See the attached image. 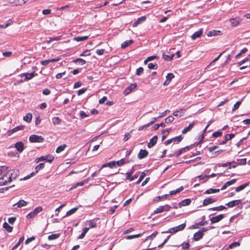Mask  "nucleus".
<instances>
[{
    "label": "nucleus",
    "mask_w": 250,
    "mask_h": 250,
    "mask_svg": "<svg viewBox=\"0 0 250 250\" xmlns=\"http://www.w3.org/2000/svg\"><path fill=\"white\" fill-rule=\"evenodd\" d=\"M19 173V170L17 169H14L9 171L7 170L0 178V186L6 185L11 182L13 179H15L18 176Z\"/></svg>",
    "instance_id": "nucleus-1"
},
{
    "label": "nucleus",
    "mask_w": 250,
    "mask_h": 250,
    "mask_svg": "<svg viewBox=\"0 0 250 250\" xmlns=\"http://www.w3.org/2000/svg\"><path fill=\"white\" fill-rule=\"evenodd\" d=\"M186 223H183L179 226L174 227L173 228H171L167 230V231L165 232V233H169L171 234L175 233L178 231H182L185 229L186 228Z\"/></svg>",
    "instance_id": "nucleus-2"
},
{
    "label": "nucleus",
    "mask_w": 250,
    "mask_h": 250,
    "mask_svg": "<svg viewBox=\"0 0 250 250\" xmlns=\"http://www.w3.org/2000/svg\"><path fill=\"white\" fill-rule=\"evenodd\" d=\"M54 159V157L50 154L46 156H42L40 157L37 158L35 159V162L38 163L41 161H46L49 163H51Z\"/></svg>",
    "instance_id": "nucleus-3"
},
{
    "label": "nucleus",
    "mask_w": 250,
    "mask_h": 250,
    "mask_svg": "<svg viewBox=\"0 0 250 250\" xmlns=\"http://www.w3.org/2000/svg\"><path fill=\"white\" fill-rule=\"evenodd\" d=\"M44 138L42 136L32 135L29 138L30 143H42L43 141Z\"/></svg>",
    "instance_id": "nucleus-4"
},
{
    "label": "nucleus",
    "mask_w": 250,
    "mask_h": 250,
    "mask_svg": "<svg viewBox=\"0 0 250 250\" xmlns=\"http://www.w3.org/2000/svg\"><path fill=\"white\" fill-rule=\"evenodd\" d=\"M217 166L219 167H229V168L230 169L231 168H235L238 166V164L234 162H227L226 163H223V164H218Z\"/></svg>",
    "instance_id": "nucleus-5"
},
{
    "label": "nucleus",
    "mask_w": 250,
    "mask_h": 250,
    "mask_svg": "<svg viewBox=\"0 0 250 250\" xmlns=\"http://www.w3.org/2000/svg\"><path fill=\"white\" fill-rule=\"evenodd\" d=\"M42 208L41 207H38L36 208L33 211H31V212L29 213L27 215L26 217L28 219H30V218H33L38 213L42 211Z\"/></svg>",
    "instance_id": "nucleus-6"
},
{
    "label": "nucleus",
    "mask_w": 250,
    "mask_h": 250,
    "mask_svg": "<svg viewBox=\"0 0 250 250\" xmlns=\"http://www.w3.org/2000/svg\"><path fill=\"white\" fill-rule=\"evenodd\" d=\"M37 75V73L35 72H32L30 73H24L20 75V76L21 78L24 77L23 81H28L32 79L33 77H35Z\"/></svg>",
    "instance_id": "nucleus-7"
},
{
    "label": "nucleus",
    "mask_w": 250,
    "mask_h": 250,
    "mask_svg": "<svg viewBox=\"0 0 250 250\" xmlns=\"http://www.w3.org/2000/svg\"><path fill=\"white\" fill-rule=\"evenodd\" d=\"M217 199L213 197H208L205 199L203 202V205L204 206H206L208 205L211 204L215 202Z\"/></svg>",
    "instance_id": "nucleus-8"
},
{
    "label": "nucleus",
    "mask_w": 250,
    "mask_h": 250,
    "mask_svg": "<svg viewBox=\"0 0 250 250\" xmlns=\"http://www.w3.org/2000/svg\"><path fill=\"white\" fill-rule=\"evenodd\" d=\"M27 202L23 200H21L18 202L14 204L13 206L14 208L16 209L17 208L25 207L27 205Z\"/></svg>",
    "instance_id": "nucleus-9"
},
{
    "label": "nucleus",
    "mask_w": 250,
    "mask_h": 250,
    "mask_svg": "<svg viewBox=\"0 0 250 250\" xmlns=\"http://www.w3.org/2000/svg\"><path fill=\"white\" fill-rule=\"evenodd\" d=\"M224 217V214H219L210 218L211 224H214L220 221Z\"/></svg>",
    "instance_id": "nucleus-10"
},
{
    "label": "nucleus",
    "mask_w": 250,
    "mask_h": 250,
    "mask_svg": "<svg viewBox=\"0 0 250 250\" xmlns=\"http://www.w3.org/2000/svg\"><path fill=\"white\" fill-rule=\"evenodd\" d=\"M203 29L200 28L198 31L194 32L191 36V39L193 40H196L197 38H200L203 34Z\"/></svg>",
    "instance_id": "nucleus-11"
},
{
    "label": "nucleus",
    "mask_w": 250,
    "mask_h": 250,
    "mask_svg": "<svg viewBox=\"0 0 250 250\" xmlns=\"http://www.w3.org/2000/svg\"><path fill=\"white\" fill-rule=\"evenodd\" d=\"M137 83H131L129 86H128L124 91V93L125 95L129 94L132 90L135 88L137 87Z\"/></svg>",
    "instance_id": "nucleus-12"
},
{
    "label": "nucleus",
    "mask_w": 250,
    "mask_h": 250,
    "mask_svg": "<svg viewBox=\"0 0 250 250\" xmlns=\"http://www.w3.org/2000/svg\"><path fill=\"white\" fill-rule=\"evenodd\" d=\"M148 152L146 150L141 149L138 154V158L139 159H142L147 156Z\"/></svg>",
    "instance_id": "nucleus-13"
},
{
    "label": "nucleus",
    "mask_w": 250,
    "mask_h": 250,
    "mask_svg": "<svg viewBox=\"0 0 250 250\" xmlns=\"http://www.w3.org/2000/svg\"><path fill=\"white\" fill-rule=\"evenodd\" d=\"M241 200H235L229 202L226 204L229 208H233L237 205H238L241 203Z\"/></svg>",
    "instance_id": "nucleus-14"
},
{
    "label": "nucleus",
    "mask_w": 250,
    "mask_h": 250,
    "mask_svg": "<svg viewBox=\"0 0 250 250\" xmlns=\"http://www.w3.org/2000/svg\"><path fill=\"white\" fill-rule=\"evenodd\" d=\"M99 220V218H95L94 219L89 220L87 221V224L89 226L90 228H94L97 226V221Z\"/></svg>",
    "instance_id": "nucleus-15"
},
{
    "label": "nucleus",
    "mask_w": 250,
    "mask_h": 250,
    "mask_svg": "<svg viewBox=\"0 0 250 250\" xmlns=\"http://www.w3.org/2000/svg\"><path fill=\"white\" fill-rule=\"evenodd\" d=\"M234 134H226L225 135L224 140L220 143L221 145H224L226 144L227 142L229 140L232 139L234 138Z\"/></svg>",
    "instance_id": "nucleus-16"
},
{
    "label": "nucleus",
    "mask_w": 250,
    "mask_h": 250,
    "mask_svg": "<svg viewBox=\"0 0 250 250\" xmlns=\"http://www.w3.org/2000/svg\"><path fill=\"white\" fill-rule=\"evenodd\" d=\"M230 22L231 23V25L233 27H235L237 26L239 24L240 22V20L239 18L236 17L234 18L230 19Z\"/></svg>",
    "instance_id": "nucleus-17"
},
{
    "label": "nucleus",
    "mask_w": 250,
    "mask_h": 250,
    "mask_svg": "<svg viewBox=\"0 0 250 250\" xmlns=\"http://www.w3.org/2000/svg\"><path fill=\"white\" fill-rule=\"evenodd\" d=\"M157 142V137L156 136H153L148 143L147 146L148 148L153 147Z\"/></svg>",
    "instance_id": "nucleus-18"
},
{
    "label": "nucleus",
    "mask_w": 250,
    "mask_h": 250,
    "mask_svg": "<svg viewBox=\"0 0 250 250\" xmlns=\"http://www.w3.org/2000/svg\"><path fill=\"white\" fill-rule=\"evenodd\" d=\"M15 148L20 152H21L24 149V145L21 142H18L15 144Z\"/></svg>",
    "instance_id": "nucleus-19"
},
{
    "label": "nucleus",
    "mask_w": 250,
    "mask_h": 250,
    "mask_svg": "<svg viewBox=\"0 0 250 250\" xmlns=\"http://www.w3.org/2000/svg\"><path fill=\"white\" fill-rule=\"evenodd\" d=\"M185 111V109L181 108L179 110L174 111L173 113V115L176 117H182L184 115Z\"/></svg>",
    "instance_id": "nucleus-20"
},
{
    "label": "nucleus",
    "mask_w": 250,
    "mask_h": 250,
    "mask_svg": "<svg viewBox=\"0 0 250 250\" xmlns=\"http://www.w3.org/2000/svg\"><path fill=\"white\" fill-rule=\"evenodd\" d=\"M203 236V234L201 231H198L194 233L193 235V239L195 241H199L202 238Z\"/></svg>",
    "instance_id": "nucleus-21"
},
{
    "label": "nucleus",
    "mask_w": 250,
    "mask_h": 250,
    "mask_svg": "<svg viewBox=\"0 0 250 250\" xmlns=\"http://www.w3.org/2000/svg\"><path fill=\"white\" fill-rule=\"evenodd\" d=\"M146 16H142L141 17L139 18L137 20L134 22L133 24V26H136L138 24L142 23V22L146 21Z\"/></svg>",
    "instance_id": "nucleus-22"
},
{
    "label": "nucleus",
    "mask_w": 250,
    "mask_h": 250,
    "mask_svg": "<svg viewBox=\"0 0 250 250\" xmlns=\"http://www.w3.org/2000/svg\"><path fill=\"white\" fill-rule=\"evenodd\" d=\"M194 123L193 122L189 125L185 127L182 131L183 134H186L194 126Z\"/></svg>",
    "instance_id": "nucleus-23"
},
{
    "label": "nucleus",
    "mask_w": 250,
    "mask_h": 250,
    "mask_svg": "<svg viewBox=\"0 0 250 250\" xmlns=\"http://www.w3.org/2000/svg\"><path fill=\"white\" fill-rule=\"evenodd\" d=\"M133 42V41L131 40L125 41L121 44V47L123 48H125L131 45Z\"/></svg>",
    "instance_id": "nucleus-24"
},
{
    "label": "nucleus",
    "mask_w": 250,
    "mask_h": 250,
    "mask_svg": "<svg viewBox=\"0 0 250 250\" xmlns=\"http://www.w3.org/2000/svg\"><path fill=\"white\" fill-rule=\"evenodd\" d=\"M190 202H191V201H190V199H186L183 200L181 202H180L179 203V206L180 207H181L183 206H188L190 204Z\"/></svg>",
    "instance_id": "nucleus-25"
},
{
    "label": "nucleus",
    "mask_w": 250,
    "mask_h": 250,
    "mask_svg": "<svg viewBox=\"0 0 250 250\" xmlns=\"http://www.w3.org/2000/svg\"><path fill=\"white\" fill-rule=\"evenodd\" d=\"M220 189H217V188H209L208 189H207L205 192V194H212L215 193H217L220 191Z\"/></svg>",
    "instance_id": "nucleus-26"
},
{
    "label": "nucleus",
    "mask_w": 250,
    "mask_h": 250,
    "mask_svg": "<svg viewBox=\"0 0 250 250\" xmlns=\"http://www.w3.org/2000/svg\"><path fill=\"white\" fill-rule=\"evenodd\" d=\"M240 245L239 242H235L230 244L229 247L226 249L225 250H228L229 249H232L234 248L239 247Z\"/></svg>",
    "instance_id": "nucleus-27"
},
{
    "label": "nucleus",
    "mask_w": 250,
    "mask_h": 250,
    "mask_svg": "<svg viewBox=\"0 0 250 250\" xmlns=\"http://www.w3.org/2000/svg\"><path fill=\"white\" fill-rule=\"evenodd\" d=\"M3 228H4L9 232L12 231L13 227L9 225V224L6 222H4L3 224Z\"/></svg>",
    "instance_id": "nucleus-28"
},
{
    "label": "nucleus",
    "mask_w": 250,
    "mask_h": 250,
    "mask_svg": "<svg viewBox=\"0 0 250 250\" xmlns=\"http://www.w3.org/2000/svg\"><path fill=\"white\" fill-rule=\"evenodd\" d=\"M89 229V228H84L83 229V232L79 236V239H83L86 233L88 232Z\"/></svg>",
    "instance_id": "nucleus-29"
},
{
    "label": "nucleus",
    "mask_w": 250,
    "mask_h": 250,
    "mask_svg": "<svg viewBox=\"0 0 250 250\" xmlns=\"http://www.w3.org/2000/svg\"><path fill=\"white\" fill-rule=\"evenodd\" d=\"M32 118V114L30 113H28L23 117V120L27 123H30L31 121Z\"/></svg>",
    "instance_id": "nucleus-30"
},
{
    "label": "nucleus",
    "mask_w": 250,
    "mask_h": 250,
    "mask_svg": "<svg viewBox=\"0 0 250 250\" xmlns=\"http://www.w3.org/2000/svg\"><path fill=\"white\" fill-rule=\"evenodd\" d=\"M126 175V179L127 180H128L129 181H132L134 180L135 179L137 178L138 177V174L137 173H136L134 175L132 176V175Z\"/></svg>",
    "instance_id": "nucleus-31"
},
{
    "label": "nucleus",
    "mask_w": 250,
    "mask_h": 250,
    "mask_svg": "<svg viewBox=\"0 0 250 250\" xmlns=\"http://www.w3.org/2000/svg\"><path fill=\"white\" fill-rule=\"evenodd\" d=\"M128 161L126 162L125 159H124V158L121 159V160H120L119 161L114 162V163H115V167L116 166H121L123 165H124V164L128 163Z\"/></svg>",
    "instance_id": "nucleus-32"
},
{
    "label": "nucleus",
    "mask_w": 250,
    "mask_h": 250,
    "mask_svg": "<svg viewBox=\"0 0 250 250\" xmlns=\"http://www.w3.org/2000/svg\"><path fill=\"white\" fill-rule=\"evenodd\" d=\"M60 236V233L52 234L48 236V239L49 240H55L58 238Z\"/></svg>",
    "instance_id": "nucleus-33"
},
{
    "label": "nucleus",
    "mask_w": 250,
    "mask_h": 250,
    "mask_svg": "<svg viewBox=\"0 0 250 250\" xmlns=\"http://www.w3.org/2000/svg\"><path fill=\"white\" fill-rule=\"evenodd\" d=\"M249 185V183H247L246 184H243V185H241L238 187H237L236 188H235V191L236 192H239L241 190H242L243 189H244L245 188H246Z\"/></svg>",
    "instance_id": "nucleus-34"
},
{
    "label": "nucleus",
    "mask_w": 250,
    "mask_h": 250,
    "mask_svg": "<svg viewBox=\"0 0 250 250\" xmlns=\"http://www.w3.org/2000/svg\"><path fill=\"white\" fill-rule=\"evenodd\" d=\"M226 208V207L221 205V206H220L218 207L210 208H209V210L221 211Z\"/></svg>",
    "instance_id": "nucleus-35"
},
{
    "label": "nucleus",
    "mask_w": 250,
    "mask_h": 250,
    "mask_svg": "<svg viewBox=\"0 0 250 250\" xmlns=\"http://www.w3.org/2000/svg\"><path fill=\"white\" fill-rule=\"evenodd\" d=\"M109 167L110 168H113L115 167V163H114V161L110 162L106 164H104L103 165L102 167Z\"/></svg>",
    "instance_id": "nucleus-36"
},
{
    "label": "nucleus",
    "mask_w": 250,
    "mask_h": 250,
    "mask_svg": "<svg viewBox=\"0 0 250 250\" xmlns=\"http://www.w3.org/2000/svg\"><path fill=\"white\" fill-rule=\"evenodd\" d=\"M88 36H78L74 38V40L77 42H81L87 40L88 39Z\"/></svg>",
    "instance_id": "nucleus-37"
},
{
    "label": "nucleus",
    "mask_w": 250,
    "mask_h": 250,
    "mask_svg": "<svg viewBox=\"0 0 250 250\" xmlns=\"http://www.w3.org/2000/svg\"><path fill=\"white\" fill-rule=\"evenodd\" d=\"M44 165V163H40L37 165L35 168V174L37 173L40 169L43 168Z\"/></svg>",
    "instance_id": "nucleus-38"
},
{
    "label": "nucleus",
    "mask_w": 250,
    "mask_h": 250,
    "mask_svg": "<svg viewBox=\"0 0 250 250\" xmlns=\"http://www.w3.org/2000/svg\"><path fill=\"white\" fill-rule=\"evenodd\" d=\"M78 208H74L71 209L70 210H69L66 212L65 216L64 217L70 216V215L74 214V213H75L76 212V211L78 210Z\"/></svg>",
    "instance_id": "nucleus-39"
},
{
    "label": "nucleus",
    "mask_w": 250,
    "mask_h": 250,
    "mask_svg": "<svg viewBox=\"0 0 250 250\" xmlns=\"http://www.w3.org/2000/svg\"><path fill=\"white\" fill-rule=\"evenodd\" d=\"M173 57H174V54H170L169 55H167L163 54V59L167 61L172 60Z\"/></svg>",
    "instance_id": "nucleus-40"
},
{
    "label": "nucleus",
    "mask_w": 250,
    "mask_h": 250,
    "mask_svg": "<svg viewBox=\"0 0 250 250\" xmlns=\"http://www.w3.org/2000/svg\"><path fill=\"white\" fill-rule=\"evenodd\" d=\"M66 146L65 144L60 146L56 148V152L57 153H60L63 151L66 147Z\"/></svg>",
    "instance_id": "nucleus-41"
},
{
    "label": "nucleus",
    "mask_w": 250,
    "mask_h": 250,
    "mask_svg": "<svg viewBox=\"0 0 250 250\" xmlns=\"http://www.w3.org/2000/svg\"><path fill=\"white\" fill-rule=\"evenodd\" d=\"M52 122L54 125H58L60 124L61 120L59 117H55L52 118Z\"/></svg>",
    "instance_id": "nucleus-42"
},
{
    "label": "nucleus",
    "mask_w": 250,
    "mask_h": 250,
    "mask_svg": "<svg viewBox=\"0 0 250 250\" xmlns=\"http://www.w3.org/2000/svg\"><path fill=\"white\" fill-rule=\"evenodd\" d=\"M185 149H186V147L182 148L180 149H179L177 151H176L174 153L173 155H174L175 156H176V157H178L181 154H182L184 152Z\"/></svg>",
    "instance_id": "nucleus-43"
},
{
    "label": "nucleus",
    "mask_w": 250,
    "mask_h": 250,
    "mask_svg": "<svg viewBox=\"0 0 250 250\" xmlns=\"http://www.w3.org/2000/svg\"><path fill=\"white\" fill-rule=\"evenodd\" d=\"M142 235V234H141V233H139L138 234H135V235H128L125 237V238L126 239L130 240V239H134V238H139V237H141Z\"/></svg>",
    "instance_id": "nucleus-44"
},
{
    "label": "nucleus",
    "mask_w": 250,
    "mask_h": 250,
    "mask_svg": "<svg viewBox=\"0 0 250 250\" xmlns=\"http://www.w3.org/2000/svg\"><path fill=\"white\" fill-rule=\"evenodd\" d=\"M183 137H182V135H179L178 136L174 137L172 138V139H173V142L174 144H178L181 141Z\"/></svg>",
    "instance_id": "nucleus-45"
},
{
    "label": "nucleus",
    "mask_w": 250,
    "mask_h": 250,
    "mask_svg": "<svg viewBox=\"0 0 250 250\" xmlns=\"http://www.w3.org/2000/svg\"><path fill=\"white\" fill-rule=\"evenodd\" d=\"M73 62L75 63H79L82 65L85 64L86 63V61L81 58H77L73 61Z\"/></svg>",
    "instance_id": "nucleus-46"
},
{
    "label": "nucleus",
    "mask_w": 250,
    "mask_h": 250,
    "mask_svg": "<svg viewBox=\"0 0 250 250\" xmlns=\"http://www.w3.org/2000/svg\"><path fill=\"white\" fill-rule=\"evenodd\" d=\"M147 67L150 69H156L158 67V65L156 63H149Z\"/></svg>",
    "instance_id": "nucleus-47"
},
{
    "label": "nucleus",
    "mask_w": 250,
    "mask_h": 250,
    "mask_svg": "<svg viewBox=\"0 0 250 250\" xmlns=\"http://www.w3.org/2000/svg\"><path fill=\"white\" fill-rule=\"evenodd\" d=\"M27 1L28 0H15L14 3L16 5H22Z\"/></svg>",
    "instance_id": "nucleus-48"
},
{
    "label": "nucleus",
    "mask_w": 250,
    "mask_h": 250,
    "mask_svg": "<svg viewBox=\"0 0 250 250\" xmlns=\"http://www.w3.org/2000/svg\"><path fill=\"white\" fill-rule=\"evenodd\" d=\"M157 233H158L157 231H154L152 234H151L150 235L148 236L146 238V239L144 241H146L148 239H153L154 238H155L156 237V236L157 235Z\"/></svg>",
    "instance_id": "nucleus-49"
},
{
    "label": "nucleus",
    "mask_w": 250,
    "mask_h": 250,
    "mask_svg": "<svg viewBox=\"0 0 250 250\" xmlns=\"http://www.w3.org/2000/svg\"><path fill=\"white\" fill-rule=\"evenodd\" d=\"M164 208L163 207V206H161L159 207L158 208H157L154 211V214H157L159 213H161L164 211L163 210Z\"/></svg>",
    "instance_id": "nucleus-50"
},
{
    "label": "nucleus",
    "mask_w": 250,
    "mask_h": 250,
    "mask_svg": "<svg viewBox=\"0 0 250 250\" xmlns=\"http://www.w3.org/2000/svg\"><path fill=\"white\" fill-rule=\"evenodd\" d=\"M219 32H220L219 31L212 30V31H209L207 35L208 37L215 36V35H218L217 33H219Z\"/></svg>",
    "instance_id": "nucleus-51"
},
{
    "label": "nucleus",
    "mask_w": 250,
    "mask_h": 250,
    "mask_svg": "<svg viewBox=\"0 0 250 250\" xmlns=\"http://www.w3.org/2000/svg\"><path fill=\"white\" fill-rule=\"evenodd\" d=\"M143 72H144L143 68L142 67H140L136 70V74L138 76H140L143 73Z\"/></svg>",
    "instance_id": "nucleus-52"
},
{
    "label": "nucleus",
    "mask_w": 250,
    "mask_h": 250,
    "mask_svg": "<svg viewBox=\"0 0 250 250\" xmlns=\"http://www.w3.org/2000/svg\"><path fill=\"white\" fill-rule=\"evenodd\" d=\"M182 247L183 250L188 249L189 247V243L188 242H183L182 245Z\"/></svg>",
    "instance_id": "nucleus-53"
},
{
    "label": "nucleus",
    "mask_w": 250,
    "mask_h": 250,
    "mask_svg": "<svg viewBox=\"0 0 250 250\" xmlns=\"http://www.w3.org/2000/svg\"><path fill=\"white\" fill-rule=\"evenodd\" d=\"M8 170V167L5 166L0 167V174H4Z\"/></svg>",
    "instance_id": "nucleus-54"
},
{
    "label": "nucleus",
    "mask_w": 250,
    "mask_h": 250,
    "mask_svg": "<svg viewBox=\"0 0 250 250\" xmlns=\"http://www.w3.org/2000/svg\"><path fill=\"white\" fill-rule=\"evenodd\" d=\"M158 119H159V118H158V117H156V118H153L152 119V120L150 123L146 125V127H149L150 125H151L154 124Z\"/></svg>",
    "instance_id": "nucleus-55"
},
{
    "label": "nucleus",
    "mask_w": 250,
    "mask_h": 250,
    "mask_svg": "<svg viewBox=\"0 0 250 250\" xmlns=\"http://www.w3.org/2000/svg\"><path fill=\"white\" fill-rule=\"evenodd\" d=\"M174 120V118L173 116H169L166 118L165 122L167 124L169 123L172 122Z\"/></svg>",
    "instance_id": "nucleus-56"
},
{
    "label": "nucleus",
    "mask_w": 250,
    "mask_h": 250,
    "mask_svg": "<svg viewBox=\"0 0 250 250\" xmlns=\"http://www.w3.org/2000/svg\"><path fill=\"white\" fill-rule=\"evenodd\" d=\"M24 128V126L23 125H20V126H17L15 127H14L13 129V130L14 131H15V132L19 131V130H21L22 129H23Z\"/></svg>",
    "instance_id": "nucleus-57"
},
{
    "label": "nucleus",
    "mask_w": 250,
    "mask_h": 250,
    "mask_svg": "<svg viewBox=\"0 0 250 250\" xmlns=\"http://www.w3.org/2000/svg\"><path fill=\"white\" fill-rule=\"evenodd\" d=\"M174 77V75L171 73H169L166 76V80L171 81V80Z\"/></svg>",
    "instance_id": "nucleus-58"
},
{
    "label": "nucleus",
    "mask_w": 250,
    "mask_h": 250,
    "mask_svg": "<svg viewBox=\"0 0 250 250\" xmlns=\"http://www.w3.org/2000/svg\"><path fill=\"white\" fill-rule=\"evenodd\" d=\"M222 133L220 131H215L213 133L212 136L213 137L217 138V137H219L221 136L222 135Z\"/></svg>",
    "instance_id": "nucleus-59"
},
{
    "label": "nucleus",
    "mask_w": 250,
    "mask_h": 250,
    "mask_svg": "<svg viewBox=\"0 0 250 250\" xmlns=\"http://www.w3.org/2000/svg\"><path fill=\"white\" fill-rule=\"evenodd\" d=\"M236 181V179H233L231 180L230 181H228L226 183V185L228 186V187L234 184Z\"/></svg>",
    "instance_id": "nucleus-60"
},
{
    "label": "nucleus",
    "mask_w": 250,
    "mask_h": 250,
    "mask_svg": "<svg viewBox=\"0 0 250 250\" xmlns=\"http://www.w3.org/2000/svg\"><path fill=\"white\" fill-rule=\"evenodd\" d=\"M249 60V59L248 58H245L244 59H243V60L239 62L238 63H237V64L239 65V66H241V65H242L243 64L245 63V62H248Z\"/></svg>",
    "instance_id": "nucleus-61"
},
{
    "label": "nucleus",
    "mask_w": 250,
    "mask_h": 250,
    "mask_svg": "<svg viewBox=\"0 0 250 250\" xmlns=\"http://www.w3.org/2000/svg\"><path fill=\"white\" fill-rule=\"evenodd\" d=\"M241 103V102L238 101L236 103V104L234 105L233 107L232 108V111H234L238 109Z\"/></svg>",
    "instance_id": "nucleus-62"
},
{
    "label": "nucleus",
    "mask_w": 250,
    "mask_h": 250,
    "mask_svg": "<svg viewBox=\"0 0 250 250\" xmlns=\"http://www.w3.org/2000/svg\"><path fill=\"white\" fill-rule=\"evenodd\" d=\"M145 176V173L144 172H142L141 174V175L140 176V177L138 179V180L137 181V184H139L144 179V178Z\"/></svg>",
    "instance_id": "nucleus-63"
},
{
    "label": "nucleus",
    "mask_w": 250,
    "mask_h": 250,
    "mask_svg": "<svg viewBox=\"0 0 250 250\" xmlns=\"http://www.w3.org/2000/svg\"><path fill=\"white\" fill-rule=\"evenodd\" d=\"M86 90H87L86 88H83L80 89L78 91L77 94L79 96L83 94L86 91Z\"/></svg>",
    "instance_id": "nucleus-64"
}]
</instances>
